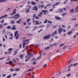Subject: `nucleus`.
<instances>
[{
  "instance_id": "13d9d810",
  "label": "nucleus",
  "mask_w": 78,
  "mask_h": 78,
  "mask_svg": "<svg viewBox=\"0 0 78 78\" xmlns=\"http://www.w3.org/2000/svg\"><path fill=\"white\" fill-rule=\"evenodd\" d=\"M62 26L64 28H66V26H65V25H62Z\"/></svg>"
},
{
  "instance_id": "f3484780",
  "label": "nucleus",
  "mask_w": 78,
  "mask_h": 78,
  "mask_svg": "<svg viewBox=\"0 0 78 78\" xmlns=\"http://www.w3.org/2000/svg\"><path fill=\"white\" fill-rule=\"evenodd\" d=\"M9 70H10L11 72H13V71L14 70V69H12V68H11L9 69Z\"/></svg>"
},
{
  "instance_id": "412c9836",
  "label": "nucleus",
  "mask_w": 78,
  "mask_h": 78,
  "mask_svg": "<svg viewBox=\"0 0 78 78\" xmlns=\"http://www.w3.org/2000/svg\"><path fill=\"white\" fill-rule=\"evenodd\" d=\"M5 31H6V29H3L2 30V34H5Z\"/></svg>"
},
{
  "instance_id": "864d4df0",
  "label": "nucleus",
  "mask_w": 78,
  "mask_h": 78,
  "mask_svg": "<svg viewBox=\"0 0 78 78\" xmlns=\"http://www.w3.org/2000/svg\"><path fill=\"white\" fill-rule=\"evenodd\" d=\"M17 73H14V74H13V75L12 76L14 77V76H16V75H17Z\"/></svg>"
},
{
  "instance_id": "ddd939ff",
  "label": "nucleus",
  "mask_w": 78,
  "mask_h": 78,
  "mask_svg": "<svg viewBox=\"0 0 78 78\" xmlns=\"http://www.w3.org/2000/svg\"><path fill=\"white\" fill-rule=\"evenodd\" d=\"M11 28H12V27H11V26H8L6 27V28H7V29H8V30H9V29H11Z\"/></svg>"
},
{
  "instance_id": "a19ab883",
  "label": "nucleus",
  "mask_w": 78,
  "mask_h": 78,
  "mask_svg": "<svg viewBox=\"0 0 78 78\" xmlns=\"http://www.w3.org/2000/svg\"><path fill=\"white\" fill-rule=\"evenodd\" d=\"M71 75V73H69L66 76L68 77H69V76H70Z\"/></svg>"
},
{
  "instance_id": "8fccbe9b",
  "label": "nucleus",
  "mask_w": 78,
  "mask_h": 78,
  "mask_svg": "<svg viewBox=\"0 0 78 78\" xmlns=\"http://www.w3.org/2000/svg\"><path fill=\"white\" fill-rule=\"evenodd\" d=\"M30 18H29V19H27V23H28L29 22H30Z\"/></svg>"
},
{
  "instance_id": "a18cd8bd",
  "label": "nucleus",
  "mask_w": 78,
  "mask_h": 78,
  "mask_svg": "<svg viewBox=\"0 0 78 78\" xmlns=\"http://www.w3.org/2000/svg\"><path fill=\"white\" fill-rule=\"evenodd\" d=\"M36 63H37V62H33V64L34 65H35Z\"/></svg>"
},
{
  "instance_id": "2eb2a0df",
  "label": "nucleus",
  "mask_w": 78,
  "mask_h": 78,
  "mask_svg": "<svg viewBox=\"0 0 78 78\" xmlns=\"http://www.w3.org/2000/svg\"><path fill=\"white\" fill-rule=\"evenodd\" d=\"M31 4H32V5H36L37 3L36 2H32L31 3Z\"/></svg>"
},
{
  "instance_id": "7c9ffc66",
  "label": "nucleus",
  "mask_w": 78,
  "mask_h": 78,
  "mask_svg": "<svg viewBox=\"0 0 78 78\" xmlns=\"http://www.w3.org/2000/svg\"><path fill=\"white\" fill-rule=\"evenodd\" d=\"M50 48V47H47L45 48H44V50H48Z\"/></svg>"
},
{
  "instance_id": "f8f14e48",
  "label": "nucleus",
  "mask_w": 78,
  "mask_h": 78,
  "mask_svg": "<svg viewBox=\"0 0 78 78\" xmlns=\"http://www.w3.org/2000/svg\"><path fill=\"white\" fill-rule=\"evenodd\" d=\"M24 56V55L21 54L20 55V57L21 59H22L23 58V57Z\"/></svg>"
},
{
  "instance_id": "39448f33",
  "label": "nucleus",
  "mask_w": 78,
  "mask_h": 78,
  "mask_svg": "<svg viewBox=\"0 0 78 78\" xmlns=\"http://www.w3.org/2000/svg\"><path fill=\"white\" fill-rule=\"evenodd\" d=\"M6 17H8V15H5L0 18V20H1L2 19H3V18Z\"/></svg>"
},
{
  "instance_id": "20e7f679",
  "label": "nucleus",
  "mask_w": 78,
  "mask_h": 78,
  "mask_svg": "<svg viewBox=\"0 0 78 78\" xmlns=\"http://www.w3.org/2000/svg\"><path fill=\"white\" fill-rule=\"evenodd\" d=\"M55 19L58 20H61V17L59 16H55Z\"/></svg>"
},
{
  "instance_id": "052dcab7",
  "label": "nucleus",
  "mask_w": 78,
  "mask_h": 78,
  "mask_svg": "<svg viewBox=\"0 0 78 78\" xmlns=\"http://www.w3.org/2000/svg\"><path fill=\"white\" fill-rule=\"evenodd\" d=\"M51 4H50L47 5L46 6H51Z\"/></svg>"
},
{
  "instance_id": "ea45409f",
  "label": "nucleus",
  "mask_w": 78,
  "mask_h": 78,
  "mask_svg": "<svg viewBox=\"0 0 78 78\" xmlns=\"http://www.w3.org/2000/svg\"><path fill=\"white\" fill-rule=\"evenodd\" d=\"M9 64L10 65L12 64V61H10L9 62Z\"/></svg>"
},
{
  "instance_id": "473e14b6",
  "label": "nucleus",
  "mask_w": 78,
  "mask_h": 78,
  "mask_svg": "<svg viewBox=\"0 0 78 78\" xmlns=\"http://www.w3.org/2000/svg\"><path fill=\"white\" fill-rule=\"evenodd\" d=\"M12 61H14V63H16V60H15V59L13 58L12 59Z\"/></svg>"
},
{
  "instance_id": "603ef678",
  "label": "nucleus",
  "mask_w": 78,
  "mask_h": 78,
  "mask_svg": "<svg viewBox=\"0 0 78 78\" xmlns=\"http://www.w3.org/2000/svg\"><path fill=\"white\" fill-rule=\"evenodd\" d=\"M34 29L33 30V31L35 30V29H36V28H37V26H36L35 27H34Z\"/></svg>"
},
{
  "instance_id": "c03bdc74",
  "label": "nucleus",
  "mask_w": 78,
  "mask_h": 78,
  "mask_svg": "<svg viewBox=\"0 0 78 78\" xmlns=\"http://www.w3.org/2000/svg\"><path fill=\"white\" fill-rule=\"evenodd\" d=\"M66 14H67V13H63L62 14V16H64Z\"/></svg>"
},
{
  "instance_id": "49530a36",
  "label": "nucleus",
  "mask_w": 78,
  "mask_h": 78,
  "mask_svg": "<svg viewBox=\"0 0 78 78\" xmlns=\"http://www.w3.org/2000/svg\"><path fill=\"white\" fill-rule=\"evenodd\" d=\"M77 64H78V62H76V63L74 64L73 66H76V65H77Z\"/></svg>"
},
{
  "instance_id": "c756f323",
  "label": "nucleus",
  "mask_w": 78,
  "mask_h": 78,
  "mask_svg": "<svg viewBox=\"0 0 78 78\" xmlns=\"http://www.w3.org/2000/svg\"><path fill=\"white\" fill-rule=\"evenodd\" d=\"M11 23H12V24H14V23H15V22L14 21L12 20L11 21Z\"/></svg>"
},
{
  "instance_id": "bf43d9fd",
  "label": "nucleus",
  "mask_w": 78,
  "mask_h": 78,
  "mask_svg": "<svg viewBox=\"0 0 78 78\" xmlns=\"http://www.w3.org/2000/svg\"><path fill=\"white\" fill-rule=\"evenodd\" d=\"M41 6L42 8H43L44 7V5H41Z\"/></svg>"
},
{
  "instance_id": "0e129e2a",
  "label": "nucleus",
  "mask_w": 78,
  "mask_h": 78,
  "mask_svg": "<svg viewBox=\"0 0 78 78\" xmlns=\"http://www.w3.org/2000/svg\"><path fill=\"white\" fill-rule=\"evenodd\" d=\"M76 36V35H75L73 36V38H75Z\"/></svg>"
},
{
  "instance_id": "58836bf2",
  "label": "nucleus",
  "mask_w": 78,
  "mask_h": 78,
  "mask_svg": "<svg viewBox=\"0 0 78 78\" xmlns=\"http://www.w3.org/2000/svg\"><path fill=\"white\" fill-rule=\"evenodd\" d=\"M27 56H28L27 57V59H29V58H30V55H28V54H27Z\"/></svg>"
},
{
  "instance_id": "9b49d317",
  "label": "nucleus",
  "mask_w": 78,
  "mask_h": 78,
  "mask_svg": "<svg viewBox=\"0 0 78 78\" xmlns=\"http://www.w3.org/2000/svg\"><path fill=\"white\" fill-rule=\"evenodd\" d=\"M34 8H35V9L36 11V12H37V10L38 9V7H37V6H35L34 7Z\"/></svg>"
},
{
  "instance_id": "37998d69",
  "label": "nucleus",
  "mask_w": 78,
  "mask_h": 78,
  "mask_svg": "<svg viewBox=\"0 0 78 78\" xmlns=\"http://www.w3.org/2000/svg\"><path fill=\"white\" fill-rule=\"evenodd\" d=\"M11 77V75H9L7 76V78H10Z\"/></svg>"
},
{
  "instance_id": "bb28decb",
  "label": "nucleus",
  "mask_w": 78,
  "mask_h": 78,
  "mask_svg": "<svg viewBox=\"0 0 78 78\" xmlns=\"http://www.w3.org/2000/svg\"><path fill=\"white\" fill-rule=\"evenodd\" d=\"M61 71H60V72H57L56 73V75H59V74H60V73H61Z\"/></svg>"
},
{
  "instance_id": "79ce46f5",
  "label": "nucleus",
  "mask_w": 78,
  "mask_h": 78,
  "mask_svg": "<svg viewBox=\"0 0 78 78\" xmlns=\"http://www.w3.org/2000/svg\"><path fill=\"white\" fill-rule=\"evenodd\" d=\"M68 0H66L64 2V4H66V3H67V2H68Z\"/></svg>"
},
{
  "instance_id": "2f4dec72",
  "label": "nucleus",
  "mask_w": 78,
  "mask_h": 78,
  "mask_svg": "<svg viewBox=\"0 0 78 78\" xmlns=\"http://www.w3.org/2000/svg\"><path fill=\"white\" fill-rule=\"evenodd\" d=\"M19 34H18L16 36V39L17 40V39H18V38H19Z\"/></svg>"
},
{
  "instance_id": "72a5a7b5",
  "label": "nucleus",
  "mask_w": 78,
  "mask_h": 78,
  "mask_svg": "<svg viewBox=\"0 0 78 78\" xmlns=\"http://www.w3.org/2000/svg\"><path fill=\"white\" fill-rule=\"evenodd\" d=\"M73 58H71L70 60L69 61V62L68 63V64H69L70 63V62H71V61H72V60H73Z\"/></svg>"
},
{
  "instance_id": "1a4fd4ad",
  "label": "nucleus",
  "mask_w": 78,
  "mask_h": 78,
  "mask_svg": "<svg viewBox=\"0 0 78 78\" xmlns=\"http://www.w3.org/2000/svg\"><path fill=\"white\" fill-rule=\"evenodd\" d=\"M25 9L26 10V11H26V13H28V12H30V9Z\"/></svg>"
},
{
  "instance_id": "b1692460",
  "label": "nucleus",
  "mask_w": 78,
  "mask_h": 78,
  "mask_svg": "<svg viewBox=\"0 0 78 78\" xmlns=\"http://www.w3.org/2000/svg\"><path fill=\"white\" fill-rule=\"evenodd\" d=\"M60 3H61V2H59L56 3L55 4V5H59V4H60Z\"/></svg>"
},
{
  "instance_id": "7ed1b4c3",
  "label": "nucleus",
  "mask_w": 78,
  "mask_h": 78,
  "mask_svg": "<svg viewBox=\"0 0 78 78\" xmlns=\"http://www.w3.org/2000/svg\"><path fill=\"white\" fill-rule=\"evenodd\" d=\"M17 10V9H14L13 10V12L12 13H11L10 14L11 16H13L14 14H15L16 13V10Z\"/></svg>"
},
{
  "instance_id": "6e6552de",
  "label": "nucleus",
  "mask_w": 78,
  "mask_h": 78,
  "mask_svg": "<svg viewBox=\"0 0 78 78\" xmlns=\"http://www.w3.org/2000/svg\"><path fill=\"white\" fill-rule=\"evenodd\" d=\"M11 30H17V28H16V25H13L12 27L11 28Z\"/></svg>"
},
{
  "instance_id": "4be33fe9",
  "label": "nucleus",
  "mask_w": 78,
  "mask_h": 78,
  "mask_svg": "<svg viewBox=\"0 0 78 78\" xmlns=\"http://www.w3.org/2000/svg\"><path fill=\"white\" fill-rule=\"evenodd\" d=\"M56 5H55V4H53L52 5V8L53 9H55V7Z\"/></svg>"
},
{
  "instance_id": "680f3d73",
  "label": "nucleus",
  "mask_w": 78,
  "mask_h": 78,
  "mask_svg": "<svg viewBox=\"0 0 78 78\" xmlns=\"http://www.w3.org/2000/svg\"><path fill=\"white\" fill-rule=\"evenodd\" d=\"M54 34H57V31H55L54 32Z\"/></svg>"
},
{
  "instance_id": "4c0bfd02",
  "label": "nucleus",
  "mask_w": 78,
  "mask_h": 78,
  "mask_svg": "<svg viewBox=\"0 0 78 78\" xmlns=\"http://www.w3.org/2000/svg\"><path fill=\"white\" fill-rule=\"evenodd\" d=\"M33 17V18H34V19L36 18V14H34Z\"/></svg>"
},
{
  "instance_id": "423d86ee",
  "label": "nucleus",
  "mask_w": 78,
  "mask_h": 78,
  "mask_svg": "<svg viewBox=\"0 0 78 78\" xmlns=\"http://www.w3.org/2000/svg\"><path fill=\"white\" fill-rule=\"evenodd\" d=\"M58 13L60 12V13H62V9L61 8L58 9Z\"/></svg>"
},
{
  "instance_id": "dca6fc26",
  "label": "nucleus",
  "mask_w": 78,
  "mask_h": 78,
  "mask_svg": "<svg viewBox=\"0 0 78 78\" xmlns=\"http://www.w3.org/2000/svg\"><path fill=\"white\" fill-rule=\"evenodd\" d=\"M14 16H15V17H20V15H19V13H17Z\"/></svg>"
},
{
  "instance_id": "3c124183",
  "label": "nucleus",
  "mask_w": 78,
  "mask_h": 78,
  "mask_svg": "<svg viewBox=\"0 0 78 78\" xmlns=\"http://www.w3.org/2000/svg\"><path fill=\"white\" fill-rule=\"evenodd\" d=\"M11 9V8H10L7 9L6 10H5V11H8V10H10Z\"/></svg>"
},
{
  "instance_id": "6ab92c4d",
  "label": "nucleus",
  "mask_w": 78,
  "mask_h": 78,
  "mask_svg": "<svg viewBox=\"0 0 78 78\" xmlns=\"http://www.w3.org/2000/svg\"><path fill=\"white\" fill-rule=\"evenodd\" d=\"M41 12H44V13H46L47 12H48V11L47 10H42Z\"/></svg>"
},
{
  "instance_id": "0eeeda50",
  "label": "nucleus",
  "mask_w": 78,
  "mask_h": 78,
  "mask_svg": "<svg viewBox=\"0 0 78 78\" xmlns=\"http://www.w3.org/2000/svg\"><path fill=\"white\" fill-rule=\"evenodd\" d=\"M18 34V30H16L15 32V34H14V37H16V36H17V35Z\"/></svg>"
},
{
  "instance_id": "de8ad7c7",
  "label": "nucleus",
  "mask_w": 78,
  "mask_h": 78,
  "mask_svg": "<svg viewBox=\"0 0 78 78\" xmlns=\"http://www.w3.org/2000/svg\"><path fill=\"white\" fill-rule=\"evenodd\" d=\"M27 28H30V27L29 26H27L25 28V30H27Z\"/></svg>"
},
{
  "instance_id": "e2e57ef3",
  "label": "nucleus",
  "mask_w": 78,
  "mask_h": 78,
  "mask_svg": "<svg viewBox=\"0 0 78 78\" xmlns=\"http://www.w3.org/2000/svg\"><path fill=\"white\" fill-rule=\"evenodd\" d=\"M23 23H24V26H25V25H27V23L24 22Z\"/></svg>"
},
{
  "instance_id": "a211bd4d",
  "label": "nucleus",
  "mask_w": 78,
  "mask_h": 78,
  "mask_svg": "<svg viewBox=\"0 0 78 78\" xmlns=\"http://www.w3.org/2000/svg\"><path fill=\"white\" fill-rule=\"evenodd\" d=\"M19 49H18L17 50H16L15 51V52L14 53V55H16V54H17V51H19Z\"/></svg>"
},
{
  "instance_id": "774afa93",
  "label": "nucleus",
  "mask_w": 78,
  "mask_h": 78,
  "mask_svg": "<svg viewBox=\"0 0 78 78\" xmlns=\"http://www.w3.org/2000/svg\"><path fill=\"white\" fill-rule=\"evenodd\" d=\"M6 76V74H3L2 75V77H4L5 76Z\"/></svg>"
},
{
  "instance_id": "5fc2aeb1",
  "label": "nucleus",
  "mask_w": 78,
  "mask_h": 78,
  "mask_svg": "<svg viewBox=\"0 0 78 78\" xmlns=\"http://www.w3.org/2000/svg\"><path fill=\"white\" fill-rule=\"evenodd\" d=\"M9 35L11 37H13L12 36H13V34H9Z\"/></svg>"
},
{
  "instance_id": "4d7b16f0",
  "label": "nucleus",
  "mask_w": 78,
  "mask_h": 78,
  "mask_svg": "<svg viewBox=\"0 0 78 78\" xmlns=\"http://www.w3.org/2000/svg\"><path fill=\"white\" fill-rule=\"evenodd\" d=\"M78 0H71V2H76V1H78Z\"/></svg>"
},
{
  "instance_id": "e433bc0d",
  "label": "nucleus",
  "mask_w": 78,
  "mask_h": 78,
  "mask_svg": "<svg viewBox=\"0 0 78 78\" xmlns=\"http://www.w3.org/2000/svg\"><path fill=\"white\" fill-rule=\"evenodd\" d=\"M3 24H0V29H1L2 27H3Z\"/></svg>"
},
{
  "instance_id": "9d476101",
  "label": "nucleus",
  "mask_w": 78,
  "mask_h": 78,
  "mask_svg": "<svg viewBox=\"0 0 78 78\" xmlns=\"http://www.w3.org/2000/svg\"><path fill=\"white\" fill-rule=\"evenodd\" d=\"M21 20H22L21 19H20L19 20L16 22L17 23H21Z\"/></svg>"
},
{
  "instance_id": "6e6d98bb",
  "label": "nucleus",
  "mask_w": 78,
  "mask_h": 78,
  "mask_svg": "<svg viewBox=\"0 0 78 78\" xmlns=\"http://www.w3.org/2000/svg\"><path fill=\"white\" fill-rule=\"evenodd\" d=\"M30 41V40L27 39V40H24L23 41V42H27V41Z\"/></svg>"
},
{
  "instance_id": "a878e982",
  "label": "nucleus",
  "mask_w": 78,
  "mask_h": 78,
  "mask_svg": "<svg viewBox=\"0 0 78 78\" xmlns=\"http://www.w3.org/2000/svg\"><path fill=\"white\" fill-rule=\"evenodd\" d=\"M47 22H48V20H47V19H46L45 20V21L44 22V23H47Z\"/></svg>"
},
{
  "instance_id": "f704fd0d",
  "label": "nucleus",
  "mask_w": 78,
  "mask_h": 78,
  "mask_svg": "<svg viewBox=\"0 0 78 78\" xmlns=\"http://www.w3.org/2000/svg\"><path fill=\"white\" fill-rule=\"evenodd\" d=\"M28 55H29V56H30V55L31 56H33V54L31 53H29V54H28Z\"/></svg>"
},
{
  "instance_id": "393cba45",
  "label": "nucleus",
  "mask_w": 78,
  "mask_h": 78,
  "mask_svg": "<svg viewBox=\"0 0 78 78\" xmlns=\"http://www.w3.org/2000/svg\"><path fill=\"white\" fill-rule=\"evenodd\" d=\"M64 45H65V44L62 43L60 45L59 47H62V46H64Z\"/></svg>"
},
{
  "instance_id": "c9c22d12",
  "label": "nucleus",
  "mask_w": 78,
  "mask_h": 78,
  "mask_svg": "<svg viewBox=\"0 0 78 78\" xmlns=\"http://www.w3.org/2000/svg\"><path fill=\"white\" fill-rule=\"evenodd\" d=\"M12 48H10L8 49V51H12Z\"/></svg>"
},
{
  "instance_id": "69168bd1",
  "label": "nucleus",
  "mask_w": 78,
  "mask_h": 78,
  "mask_svg": "<svg viewBox=\"0 0 78 78\" xmlns=\"http://www.w3.org/2000/svg\"><path fill=\"white\" fill-rule=\"evenodd\" d=\"M4 58H5V57H2L0 59V60H2V59H4Z\"/></svg>"
},
{
  "instance_id": "f257e3e1",
  "label": "nucleus",
  "mask_w": 78,
  "mask_h": 78,
  "mask_svg": "<svg viewBox=\"0 0 78 78\" xmlns=\"http://www.w3.org/2000/svg\"><path fill=\"white\" fill-rule=\"evenodd\" d=\"M50 36H51V35L49 34L48 35H46L43 37V39L44 40H48V39H49V38H50Z\"/></svg>"
},
{
  "instance_id": "4468645a",
  "label": "nucleus",
  "mask_w": 78,
  "mask_h": 78,
  "mask_svg": "<svg viewBox=\"0 0 78 78\" xmlns=\"http://www.w3.org/2000/svg\"><path fill=\"white\" fill-rule=\"evenodd\" d=\"M72 31H73V30H72L68 32L67 33V34H72Z\"/></svg>"
},
{
  "instance_id": "c85d7f7f",
  "label": "nucleus",
  "mask_w": 78,
  "mask_h": 78,
  "mask_svg": "<svg viewBox=\"0 0 78 78\" xmlns=\"http://www.w3.org/2000/svg\"><path fill=\"white\" fill-rule=\"evenodd\" d=\"M48 23H49L50 24H51V23H52V21H50V20H48Z\"/></svg>"
},
{
  "instance_id": "f03ea898",
  "label": "nucleus",
  "mask_w": 78,
  "mask_h": 78,
  "mask_svg": "<svg viewBox=\"0 0 78 78\" xmlns=\"http://www.w3.org/2000/svg\"><path fill=\"white\" fill-rule=\"evenodd\" d=\"M63 31V29L61 27H60L58 30V33L59 34H61V33Z\"/></svg>"
},
{
  "instance_id": "09e8293b",
  "label": "nucleus",
  "mask_w": 78,
  "mask_h": 78,
  "mask_svg": "<svg viewBox=\"0 0 78 78\" xmlns=\"http://www.w3.org/2000/svg\"><path fill=\"white\" fill-rule=\"evenodd\" d=\"M0 23H4V20H2V21H0Z\"/></svg>"
},
{
  "instance_id": "aec40b11",
  "label": "nucleus",
  "mask_w": 78,
  "mask_h": 78,
  "mask_svg": "<svg viewBox=\"0 0 78 78\" xmlns=\"http://www.w3.org/2000/svg\"><path fill=\"white\" fill-rule=\"evenodd\" d=\"M20 70V69L19 68H16L15 69V71H19Z\"/></svg>"
},
{
  "instance_id": "cd10ccee",
  "label": "nucleus",
  "mask_w": 78,
  "mask_h": 78,
  "mask_svg": "<svg viewBox=\"0 0 78 78\" xmlns=\"http://www.w3.org/2000/svg\"><path fill=\"white\" fill-rule=\"evenodd\" d=\"M50 26H51V25L50 24H48L47 25V26H46V28H49V27H50Z\"/></svg>"
},
{
  "instance_id": "338daca9",
  "label": "nucleus",
  "mask_w": 78,
  "mask_h": 78,
  "mask_svg": "<svg viewBox=\"0 0 78 78\" xmlns=\"http://www.w3.org/2000/svg\"><path fill=\"white\" fill-rule=\"evenodd\" d=\"M26 44V43L25 42H24L23 43V45H25Z\"/></svg>"
},
{
  "instance_id": "5701e85b",
  "label": "nucleus",
  "mask_w": 78,
  "mask_h": 78,
  "mask_svg": "<svg viewBox=\"0 0 78 78\" xmlns=\"http://www.w3.org/2000/svg\"><path fill=\"white\" fill-rule=\"evenodd\" d=\"M70 12H71V13H73V12H74V10L73 9L70 10Z\"/></svg>"
}]
</instances>
